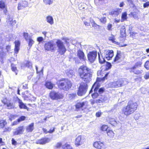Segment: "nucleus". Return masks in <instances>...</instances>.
I'll use <instances>...</instances> for the list:
<instances>
[{
	"label": "nucleus",
	"instance_id": "1",
	"mask_svg": "<svg viewBox=\"0 0 149 149\" xmlns=\"http://www.w3.org/2000/svg\"><path fill=\"white\" fill-rule=\"evenodd\" d=\"M78 72L80 78L85 82V83L81 82L78 88L77 94L81 96L86 93L88 88L87 83L91 81L92 74L91 69L84 65L79 67Z\"/></svg>",
	"mask_w": 149,
	"mask_h": 149
},
{
	"label": "nucleus",
	"instance_id": "2",
	"mask_svg": "<svg viewBox=\"0 0 149 149\" xmlns=\"http://www.w3.org/2000/svg\"><path fill=\"white\" fill-rule=\"evenodd\" d=\"M138 107V104L136 102L132 100H130L127 102V105L122 108V113L127 117L129 116L136 112Z\"/></svg>",
	"mask_w": 149,
	"mask_h": 149
},
{
	"label": "nucleus",
	"instance_id": "3",
	"mask_svg": "<svg viewBox=\"0 0 149 149\" xmlns=\"http://www.w3.org/2000/svg\"><path fill=\"white\" fill-rule=\"evenodd\" d=\"M110 72H107L104 75V76L102 78L97 77L96 81L94 83V86L95 85H96L95 88L94 89V96L95 97H97L99 96V94H102L105 91V88L104 87H101L99 88L100 86V82L101 81H103L105 80L108 79L109 74Z\"/></svg>",
	"mask_w": 149,
	"mask_h": 149
},
{
	"label": "nucleus",
	"instance_id": "4",
	"mask_svg": "<svg viewBox=\"0 0 149 149\" xmlns=\"http://www.w3.org/2000/svg\"><path fill=\"white\" fill-rule=\"evenodd\" d=\"M58 87L61 90L64 91H68L72 86L71 81L65 78H62L58 80L56 82Z\"/></svg>",
	"mask_w": 149,
	"mask_h": 149
},
{
	"label": "nucleus",
	"instance_id": "5",
	"mask_svg": "<svg viewBox=\"0 0 149 149\" xmlns=\"http://www.w3.org/2000/svg\"><path fill=\"white\" fill-rule=\"evenodd\" d=\"M142 62L141 60L136 62L132 66L128 68L130 73H133L134 74L139 75L141 74L142 70H140L138 68L141 67Z\"/></svg>",
	"mask_w": 149,
	"mask_h": 149
},
{
	"label": "nucleus",
	"instance_id": "6",
	"mask_svg": "<svg viewBox=\"0 0 149 149\" xmlns=\"http://www.w3.org/2000/svg\"><path fill=\"white\" fill-rule=\"evenodd\" d=\"M49 97L52 100H59L64 97L63 94L54 90L51 91L49 94Z\"/></svg>",
	"mask_w": 149,
	"mask_h": 149
},
{
	"label": "nucleus",
	"instance_id": "7",
	"mask_svg": "<svg viewBox=\"0 0 149 149\" xmlns=\"http://www.w3.org/2000/svg\"><path fill=\"white\" fill-rule=\"evenodd\" d=\"M88 102L86 101L77 102L75 105L76 110L77 111L80 110H84L87 108L88 106Z\"/></svg>",
	"mask_w": 149,
	"mask_h": 149
},
{
	"label": "nucleus",
	"instance_id": "8",
	"mask_svg": "<svg viewBox=\"0 0 149 149\" xmlns=\"http://www.w3.org/2000/svg\"><path fill=\"white\" fill-rule=\"evenodd\" d=\"M125 58L123 53L120 51H117L116 54L112 62V63H117L122 61Z\"/></svg>",
	"mask_w": 149,
	"mask_h": 149
},
{
	"label": "nucleus",
	"instance_id": "9",
	"mask_svg": "<svg viewBox=\"0 0 149 149\" xmlns=\"http://www.w3.org/2000/svg\"><path fill=\"white\" fill-rule=\"evenodd\" d=\"M56 43L58 48V52L61 55L64 54L67 49L63 42L60 40H57Z\"/></svg>",
	"mask_w": 149,
	"mask_h": 149
},
{
	"label": "nucleus",
	"instance_id": "10",
	"mask_svg": "<svg viewBox=\"0 0 149 149\" xmlns=\"http://www.w3.org/2000/svg\"><path fill=\"white\" fill-rule=\"evenodd\" d=\"M7 122L6 120L0 119V128L3 129V133L9 132L11 130V128L9 127H5L7 125Z\"/></svg>",
	"mask_w": 149,
	"mask_h": 149
},
{
	"label": "nucleus",
	"instance_id": "11",
	"mask_svg": "<svg viewBox=\"0 0 149 149\" xmlns=\"http://www.w3.org/2000/svg\"><path fill=\"white\" fill-rule=\"evenodd\" d=\"M44 48L46 50L53 52L55 50L56 47L54 43L52 41H49L45 44Z\"/></svg>",
	"mask_w": 149,
	"mask_h": 149
},
{
	"label": "nucleus",
	"instance_id": "12",
	"mask_svg": "<svg viewBox=\"0 0 149 149\" xmlns=\"http://www.w3.org/2000/svg\"><path fill=\"white\" fill-rule=\"evenodd\" d=\"M2 102L7 109H11L14 108L13 103L11 100L6 97L4 98L1 100Z\"/></svg>",
	"mask_w": 149,
	"mask_h": 149
},
{
	"label": "nucleus",
	"instance_id": "13",
	"mask_svg": "<svg viewBox=\"0 0 149 149\" xmlns=\"http://www.w3.org/2000/svg\"><path fill=\"white\" fill-rule=\"evenodd\" d=\"M125 81H126L127 83V81L125 79H119L113 82L112 85L114 88L120 87L125 85L124 83Z\"/></svg>",
	"mask_w": 149,
	"mask_h": 149
},
{
	"label": "nucleus",
	"instance_id": "14",
	"mask_svg": "<svg viewBox=\"0 0 149 149\" xmlns=\"http://www.w3.org/2000/svg\"><path fill=\"white\" fill-rule=\"evenodd\" d=\"M50 141V139L48 138L42 137L36 140V143L37 144L44 145L48 143Z\"/></svg>",
	"mask_w": 149,
	"mask_h": 149
},
{
	"label": "nucleus",
	"instance_id": "15",
	"mask_svg": "<svg viewBox=\"0 0 149 149\" xmlns=\"http://www.w3.org/2000/svg\"><path fill=\"white\" fill-rule=\"evenodd\" d=\"M113 56V51L112 50H109L106 52L105 57L107 60H109L112 59Z\"/></svg>",
	"mask_w": 149,
	"mask_h": 149
},
{
	"label": "nucleus",
	"instance_id": "16",
	"mask_svg": "<svg viewBox=\"0 0 149 149\" xmlns=\"http://www.w3.org/2000/svg\"><path fill=\"white\" fill-rule=\"evenodd\" d=\"M24 128L23 126H20L18 127L16 130L13 132L14 135H17L23 134L24 131Z\"/></svg>",
	"mask_w": 149,
	"mask_h": 149
},
{
	"label": "nucleus",
	"instance_id": "17",
	"mask_svg": "<svg viewBox=\"0 0 149 149\" xmlns=\"http://www.w3.org/2000/svg\"><path fill=\"white\" fill-rule=\"evenodd\" d=\"M84 142L83 139L81 138V136L79 135L75 139V145L78 146L83 144Z\"/></svg>",
	"mask_w": 149,
	"mask_h": 149
},
{
	"label": "nucleus",
	"instance_id": "18",
	"mask_svg": "<svg viewBox=\"0 0 149 149\" xmlns=\"http://www.w3.org/2000/svg\"><path fill=\"white\" fill-rule=\"evenodd\" d=\"M94 147L98 149H103L105 148V145L103 142L96 141L94 143Z\"/></svg>",
	"mask_w": 149,
	"mask_h": 149
},
{
	"label": "nucleus",
	"instance_id": "19",
	"mask_svg": "<svg viewBox=\"0 0 149 149\" xmlns=\"http://www.w3.org/2000/svg\"><path fill=\"white\" fill-rule=\"evenodd\" d=\"M28 2L25 1H23L18 3L17 8L19 10L22 9L28 6Z\"/></svg>",
	"mask_w": 149,
	"mask_h": 149
},
{
	"label": "nucleus",
	"instance_id": "20",
	"mask_svg": "<svg viewBox=\"0 0 149 149\" xmlns=\"http://www.w3.org/2000/svg\"><path fill=\"white\" fill-rule=\"evenodd\" d=\"M126 29L125 26H122L120 30V37L121 38H123L124 40L125 39L126 37Z\"/></svg>",
	"mask_w": 149,
	"mask_h": 149
},
{
	"label": "nucleus",
	"instance_id": "21",
	"mask_svg": "<svg viewBox=\"0 0 149 149\" xmlns=\"http://www.w3.org/2000/svg\"><path fill=\"white\" fill-rule=\"evenodd\" d=\"M17 101L19 103V106L21 109H25L29 111V109L26 106L22 101L21 100L17 98Z\"/></svg>",
	"mask_w": 149,
	"mask_h": 149
},
{
	"label": "nucleus",
	"instance_id": "22",
	"mask_svg": "<svg viewBox=\"0 0 149 149\" xmlns=\"http://www.w3.org/2000/svg\"><path fill=\"white\" fill-rule=\"evenodd\" d=\"M77 56L80 60L85 61L86 59L84 53L81 50L79 49L77 51Z\"/></svg>",
	"mask_w": 149,
	"mask_h": 149
},
{
	"label": "nucleus",
	"instance_id": "23",
	"mask_svg": "<svg viewBox=\"0 0 149 149\" xmlns=\"http://www.w3.org/2000/svg\"><path fill=\"white\" fill-rule=\"evenodd\" d=\"M15 46L14 48V52L15 54L18 53L19 50V46L20 45V42L19 40H16L14 42Z\"/></svg>",
	"mask_w": 149,
	"mask_h": 149
},
{
	"label": "nucleus",
	"instance_id": "24",
	"mask_svg": "<svg viewBox=\"0 0 149 149\" xmlns=\"http://www.w3.org/2000/svg\"><path fill=\"white\" fill-rule=\"evenodd\" d=\"M34 129V123H31L26 127V131L27 132H31Z\"/></svg>",
	"mask_w": 149,
	"mask_h": 149
},
{
	"label": "nucleus",
	"instance_id": "25",
	"mask_svg": "<svg viewBox=\"0 0 149 149\" xmlns=\"http://www.w3.org/2000/svg\"><path fill=\"white\" fill-rule=\"evenodd\" d=\"M54 86V84L50 81H46L45 84V87L49 90H52Z\"/></svg>",
	"mask_w": 149,
	"mask_h": 149
},
{
	"label": "nucleus",
	"instance_id": "26",
	"mask_svg": "<svg viewBox=\"0 0 149 149\" xmlns=\"http://www.w3.org/2000/svg\"><path fill=\"white\" fill-rule=\"evenodd\" d=\"M108 40L117 45H119V43L118 42H116L115 36L112 34H111V36L108 37Z\"/></svg>",
	"mask_w": 149,
	"mask_h": 149
},
{
	"label": "nucleus",
	"instance_id": "27",
	"mask_svg": "<svg viewBox=\"0 0 149 149\" xmlns=\"http://www.w3.org/2000/svg\"><path fill=\"white\" fill-rule=\"evenodd\" d=\"M120 9H116L113 10L110 12L109 14L111 15H114L116 16H117L119 13V10Z\"/></svg>",
	"mask_w": 149,
	"mask_h": 149
},
{
	"label": "nucleus",
	"instance_id": "28",
	"mask_svg": "<svg viewBox=\"0 0 149 149\" xmlns=\"http://www.w3.org/2000/svg\"><path fill=\"white\" fill-rule=\"evenodd\" d=\"M106 133L108 137L110 138H113L115 134L111 130H108L106 132Z\"/></svg>",
	"mask_w": 149,
	"mask_h": 149
},
{
	"label": "nucleus",
	"instance_id": "29",
	"mask_svg": "<svg viewBox=\"0 0 149 149\" xmlns=\"http://www.w3.org/2000/svg\"><path fill=\"white\" fill-rule=\"evenodd\" d=\"M88 60L91 63L93 62V51L90 52L87 55Z\"/></svg>",
	"mask_w": 149,
	"mask_h": 149
},
{
	"label": "nucleus",
	"instance_id": "30",
	"mask_svg": "<svg viewBox=\"0 0 149 149\" xmlns=\"http://www.w3.org/2000/svg\"><path fill=\"white\" fill-rule=\"evenodd\" d=\"M121 18V22L127 20V14L126 12H124L122 13Z\"/></svg>",
	"mask_w": 149,
	"mask_h": 149
},
{
	"label": "nucleus",
	"instance_id": "31",
	"mask_svg": "<svg viewBox=\"0 0 149 149\" xmlns=\"http://www.w3.org/2000/svg\"><path fill=\"white\" fill-rule=\"evenodd\" d=\"M6 9V7L5 2L2 0L0 1V10Z\"/></svg>",
	"mask_w": 149,
	"mask_h": 149
},
{
	"label": "nucleus",
	"instance_id": "32",
	"mask_svg": "<svg viewBox=\"0 0 149 149\" xmlns=\"http://www.w3.org/2000/svg\"><path fill=\"white\" fill-rule=\"evenodd\" d=\"M8 23H9V24L10 26H13L16 24V21L15 20H13V19L10 18H9L8 19Z\"/></svg>",
	"mask_w": 149,
	"mask_h": 149
},
{
	"label": "nucleus",
	"instance_id": "33",
	"mask_svg": "<svg viewBox=\"0 0 149 149\" xmlns=\"http://www.w3.org/2000/svg\"><path fill=\"white\" fill-rule=\"evenodd\" d=\"M108 123L113 126H114L116 124V122L113 118H109L108 119Z\"/></svg>",
	"mask_w": 149,
	"mask_h": 149
},
{
	"label": "nucleus",
	"instance_id": "34",
	"mask_svg": "<svg viewBox=\"0 0 149 149\" xmlns=\"http://www.w3.org/2000/svg\"><path fill=\"white\" fill-rule=\"evenodd\" d=\"M129 15L133 17L134 19L138 17V13L136 12H131L129 14Z\"/></svg>",
	"mask_w": 149,
	"mask_h": 149
},
{
	"label": "nucleus",
	"instance_id": "35",
	"mask_svg": "<svg viewBox=\"0 0 149 149\" xmlns=\"http://www.w3.org/2000/svg\"><path fill=\"white\" fill-rule=\"evenodd\" d=\"M109 128L108 126L106 125H102L100 127V129L101 131H107V129Z\"/></svg>",
	"mask_w": 149,
	"mask_h": 149
},
{
	"label": "nucleus",
	"instance_id": "36",
	"mask_svg": "<svg viewBox=\"0 0 149 149\" xmlns=\"http://www.w3.org/2000/svg\"><path fill=\"white\" fill-rule=\"evenodd\" d=\"M98 58H99V63L101 64H102L104 63L105 62V60L104 59V58L102 56H101V57L100 56V54L99 53L98 54Z\"/></svg>",
	"mask_w": 149,
	"mask_h": 149
},
{
	"label": "nucleus",
	"instance_id": "37",
	"mask_svg": "<svg viewBox=\"0 0 149 149\" xmlns=\"http://www.w3.org/2000/svg\"><path fill=\"white\" fill-rule=\"evenodd\" d=\"M47 21L51 24H53V19L52 17L51 16H48L46 18Z\"/></svg>",
	"mask_w": 149,
	"mask_h": 149
},
{
	"label": "nucleus",
	"instance_id": "38",
	"mask_svg": "<svg viewBox=\"0 0 149 149\" xmlns=\"http://www.w3.org/2000/svg\"><path fill=\"white\" fill-rule=\"evenodd\" d=\"M34 43V41L32 39L31 37L29 38V39L28 44L30 48H31L32 45Z\"/></svg>",
	"mask_w": 149,
	"mask_h": 149
},
{
	"label": "nucleus",
	"instance_id": "39",
	"mask_svg": "<svg viewBox=\"0 0 149 149\" xmlns=\"http://www.w3.org/2000/svg\"><path fill=\"white\" fill-rule=\"evenodd\" d=\"M11 67L12 70L13 72H15L16 73V74H17V72H18L17 67L13 63L11 64Z\"/></svg>",
	"mask_w": 149,
	"mask_h": 149
},
{
	"label": "nucleus",
	"instance_id": "40",
	"mask_svg": "<svg viewBox=\"0 0 149 149\" xmlns=\"http://www.w3.org/2000/svg\"><path fill=\"white\" fill-rule=\"evenodd\" d=\"M26 116H20L19 118L17 119V122L18 123H20L22 121H24L26 120Z\"/></svg>",
	"mask_w": 149,
	"mask_h": 149
},
{
	"label": "nucleus",
	"instance_id": "41",
	"mask_svg": "<svg viewBox=\"0 0 149 149\" xmlns=\"http://www.w3.org/2000/svg\"><path fill=\"white\" fill-rule=\"evenodd\" d=\"M25 66L28 68L32 67V64L31 62L27 61L25 64Z\"/></svg>",
	"mask_w": 149,
	"mask_h": 149
},
{
	"label": "nucleus",
	"instance_id": "42",
	"mask_svg": "<svg viewBox=\"0 0 149 149\" xmlns=\"http://www.w3.org/2000/svg\"><path fill=\"white\" fill-rule=\"evenodd\" d=\"M63 149H74L70 144L65 143Z\"/></svg>",
	"mask_w": 149,
	"mask_h": 149
},
{
	"label": "nucleus",
	"instance_id": "43",
	"mask_svg": "<svg viewBox=\"0 0 149 149\" xmlns=\"http://www.w3.org/2000/svg\"><path fill=\"white\" fill-rule=\"evenodd\" d=\"M144 66L146 70H149V60H147L145 62Z\"/></svg>",
	"mask_w": 149,
	"mask_h": 149
},
{
	"label": "nucleus",
	"instance_id": "44",
	"mask_svg": "<svg viewBox=\"0 0 149 149\" xmlns=\"http://www.w3.org/2000/svg\"><path fill=\"white\" fill-rule=\"evenodd\" d=\"M43 1L46 5H50L53 2V0H43Z\"/></svg>",
	"mask_w": 149,
	"mask_h": 149
},
{
	"label": "nucleus",
	"instance_id": "45",
	"mask_svg": "<svg viewBox=\"0 0 149 149\" xmlns=\"http://www.w3.org/2000/svg\"><path fill=\"white\" fill-rule=\"evenodd\" d=\"M112 25L111 23H108L107 26V29L109 31H111L112 30Z\"/></svg>",
	"mask_w": 149,
	"mask_h": 149
},
{
	"label": "nucleus",
	"instance_id": "46",
	"mask_svg": "<svg viewBox=\"0 0 149 149\" xmlns=\"http://www.w3.org/2000/svg\"><path fill=\"white\" fill-rule=\"evenodd\" d=\"M111 67V63L109 62H107L106 64V70H109L110 69Z\"/></svg>",
	"mask_w": 149,
	"mask_h": 149
},
{
	"label": "nucleus",
	"instance_id": "47",
	"mask_svg": "<svg viewBox=\"0 0 149 149\" xmlns=\"http://www.w3.org/2000/svg\"><path fill=\"white\" fill-rule=\"evenodd\" d=\"M23 36L26 41H27L29 37L28 33H27L24 32L23 33Z\"/></svg>",
	"mask_w": 149,
	"mask_h": 149
},
{
	"label": "nucleus",
	"instance_id": "48",
	"mask_svg": "<svg viewBox=\"0 0 149 149\" xmlns=\"http://www.w3.org/2000/svg\"><path fill=\"white\" fill-rule=\"evenodd\" d=\"M100 20L101 22L104 24L107 22L106 18L105 17H102L100 19Z\"/></svg>",
	"mask_w": 149,
	"mask_h": 149
},
{
	"label": "nucleus",
	"instance_id": "49",
	"mask_svg": "<svg viewBox=\"0 0 149 149\" xmlns=\"http://www.w3.org/2000/svg\"><path fill=\"white\" fill-rule=\"evenodd\" d=\"M103 73L102 70H98L97 72V74L98 76L102 77L103 76Z\"/></svg>",
	"mask_w": 149,
	"mask_h": 149
},
{
	"label": "nucleus",
	"instance_id": "50",
	"mask_svg": "<svg viewBox=\"0 0 149 149\" xmlns=\"http://www.w3.org/2000/svg\"><path fill=\"white\" fill-rule=\"evenodd\" d=\"M78 8L79 10H82L85 8L84 5L83 3H80L78 5Z\"/></svg>",
	"mask_w": 149,
	"mask_h": 149
},
{
	"label": "nucleus",
	"instance_id": "51",
	"mask_svg": "<svg viewBox=\"0 0 149 149\" xmlns=\"http://www.w3.org/2000/svg\"><path fill=\"white\" fill-rule=\"evenodd\" d=\"M130 34V37L134 38L135 37V35L137 34V33L133 31L130 32L129 33Z\"/></svg>",
	"mask_w": 149,
	"mask_h": 149
},
{
	"label": "nucleus",
	"instance_id": "52",
	"mask_svg": "<svg viewBox=\"0 0 149 149\" xmlns=\"http://www.w3.org/2000/svg\"><path fill=\"white\" fill-rule=\"evenodd\" d=\"M149 6V1H147L144 3L143 4L144 8H146Z\"/></svg>",
	"mask_w": 149,
	"mask_h": 149
},
{
	"label": "nucleus",
	"instance_id": "53",
	"mask_svg": "<svg viewBox=\"0 0 149 149\" xmlns=\"http://www.w3.org/2000/svg\"><path fill=\"white\" fill-rule=\"evenodd\" d=\"M37 41L39 42H40L43 40V38L42 37H39L37 38Z\"/></svg>",
	"mask_w": 149,
	"mask_h": 149
},
{
	"label": "nucleus",
	"instance_id": "54",
	"mask_svg": "<svg viewBox=\"0 0 149 149\" xmlns=\"http://www.w3.org/2000/svg\"><path fill=\"white\" fill-rule=\"evenodd\" d=\"M144 78L146 79H149V71L146 73L145 75L144 76Z\"/></svg>",
	"mask_w": 149,
	"mask_h": 149
},
{
	"label": "nucleus",
	"instance_id": "55",
	"mask_svg": "<svg viewBox=\"0 0 149 149\" xmlns=\"http://www.w3.org/2000/svg\"><path fill=\"white\" fill-rule=\"evenodd\" d=\"M62 145V143L61 142H58L56 145V147L58 148L61 147Z\"/></svg>",
	"mask_w": 149,
	"mask_h": 149
},
{
	"label": "nucleus",
	"instance_id": "56",
	"mask_svg": "<svg viewBox=\"0 0 149 149\" xmlns=\"http://www.w3.org/2000/svg\"><path fill=\"white\" fill-rule=\"evenodd\" d=\"M12 144L13 145L15 146L17 144L16 141L14 139V138H12L11 139Z\"/></svg>",
	"mask_w": 149,
	"mask_h": 149
},
{
	"label": "nucleus",
	"instance_id": "57",
	"mask_svg": "<svg viewBox=\"0 0 149 149\" xmlns=\"http://www.w3.org/2000/svg\"><path fill=\"white\" fill-rule=\"evenodd\" d=\"M102 113L100 112H97L96 113L95 116L97 117H100L101 116Z\"/></svg>",
	"mask_w": 149,
	"mask_h": 149
},
{
	"label": "nucleus",
	"instance_id": "58",
	"mask_svg": "<svg viewBox=\"0 0 149 149\" xmlns=\"http://www.w3.org/2000/svg\"><path fill=\"white\" fill-rule=\"evenodd\" d=\"M5 144V143L3 141L2 139L1 138H0V146H2L4 145Z\"/></svg>",
	"mask_w": 149,
	"mask_h": 149
},
{
	"label": "nucleus",
	"instance_id": "59",
	"mask_svg": "<svg viewBox=\"0 0 149 149\" xmlns=\"http://www.w3.org/2000/svg\"><path fill=\"white\" fill-rule=\"evenodd\" d=\"M5 54V53L4 52L2 51L0 52V56L1 58H3V56Z\"/></svg>",
	"mask_w": 149,
	"mask_h": 149
},
{
	"label": "nucleus",
	"instance_id": "60",
	"mask_svg": "<svg viewBox=\"0 0 149 149\" xmlns=\"http://www.w3.org/2000/svg\"><path fill=\"white\" fill-rule=\"evenodd\" d=\"M36 71H37V72L38 73H39L40 74V75L41 74H43V70H41V71L40 72H38V68H37V67H36Z\"/></svg>",
	"mask_w": 149,
	"mask_h": 149
},
{
	"label": "nucleus",
	"instance_id": "61",
	"mask_svg": "<svg viewBox=\"0 0 149 149\" xmlns=\"http://www.w3.org/2000/svg\"><path fill=\"white\" fill-rule=\"evenodd\" d=\"M97 27L98 29H100V26L99 25H97L94 22V29H96L97 28Z\"/></svg>",
	"mask_w": 149,
	"mask_h": 149
},
{
	"label": "nucleus",
	"instance_id": "62",
	"mask_svg": "<svg viewBox=\"0 0 149 149\" xmlns=\"http://www.w3.org/2000/svg\"><path fill=\"white\" fill-rule=\"evenodd\" d=\"M133 31V27L132 26H130L129 27L128 31L129 33L130 32H132Z\"/></svg>",
	"mask_w": 149,
	"mask_h": 149
},
{
	"label": "nucleus",
	"instance_id": "63",
	"mask_svg": "<svg viewBox=\"0 0 149 149\" xmlns=\"http://www.w3.org/2000/svg\"><path fill=\"white\" fill-rule=\"evenodd\" d=\"M14 116L13 115H11L9 118V119L10 121H12L13 119H14Z\"/></svg>",
	"mask_w": 149,
	"mask_h": 149
},
{
	"label": "nucleus",
	"instance_id": "64",
	"mask_svg": "<svg viewBox=\"0 0 149 149\" xmlns=\"http://www.w3.org/2000/svg\"><path fill=\"white\" fill-rule=\"evenodd\" d=\"M24 100H27L29 99L28 96L26 95H24L23 97Z\"/></svg>",
	"mask_w": 149,
	"mask_h": 149
}]
</instances>
